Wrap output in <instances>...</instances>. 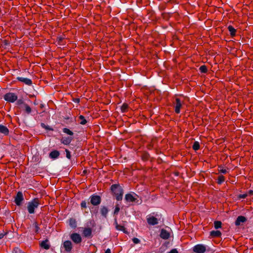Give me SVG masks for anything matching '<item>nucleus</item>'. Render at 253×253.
Returning a JSON list of instances; mask_svg holds the SVG:
<instances>
[{"label": "nucleus", "instance_id": "a19ab883", "mask_svg": "<svg viewBox=\"0 0 253 253\" xmlns=\"http://www.w3.org/2000/svg\"><path fill=\"white\" fill-rule=\"evenodd\" d=\"M18 104H24L23 100L22 99H19L17 102Z\"/></svg>", "mask_w": 253, "mask_h": 253}, {"label": "nucleus", "instance_id": "f3484780", "mask_svg": "<svg viewBox=\"0 0 253 253\" xmlns=\"http://www.w3.org/2000/svg\"><path fill=\"white\" fill-rule=\"evenodd\" d=\"M114 225L115 226L116 229L117 230L122 231H124V232H125V227L124 226L120 225L118 224V222H117V220L116 218L115 219Z\"/></svg>", "mask_w": 253, "mask_h": 253}, {"label": "nucleus", "instance_id": "5701e85b", "mask_svg": "<svg viewBox=\"0 0 253 253\" xmlns=\"http://www.w3.org/2000/svg\"><path fill=\"white\" fill-rule=\"evenodd\" d=\"M108 212V210L106 207H103L101 208L100 212L102 215L106 217Z\"/></svg>", "mask_w": 253, "mask_h": 253}, {"label": "nucleus", "instance_id": "9d476101", "mask_svg": "<svg viewBox=\"0 0 253 253\" xmlns=\"http://www.w3.org/2000/svg\"><path fill=\"white\" fill-rule=\"evenodd\" d=\"M158 219L153 216H148L147 217V221L149 225H155L158 223Z\"/></svg>", "mask_w": 253, "mask_h": 253}, {"label": "nucleus", "instance_id": "473e14b6", "mask_svg": "<svg viewBox=\"0 0 253 253\" xmlns=\"http://www.w3.org/2000/svg\"><path fill=\"white\" fill-rule=\"evenodd\" d=\"M128 105L127 104L124 103L121 107V111L122 112H126L127 111Z\"/></svg>", "mask_w": 253, "mask_h": 253}, {"label": "nucleus", "instance_id": "bb28decb", "mask_svg": "<svg viewBox=\"0 0 253 253\" xmlns=\"http://www.w3.org/2000/svg\"><path fill=\"white\" fill-rule=\"evenodd\" d=\"M225 181V177L222 175H220L217 178V183L218 184H221Z\"/></svg>", "mask_w": 253, "mask_h": 253}, {"label": "nucleus", "instance_id": "37998d69", "mask_svg": "<svg viewBox=\"0 0 253 253\" xmlns=\"http://www.w3.org/2000/svg\"><path fill=\"white\" fill-rule=\"evenodd\" d=\"M5 234V233H0V239H2Z\"/></svg>", "mask_w": 253, "mask_h": 253}, {"label": "nucleus", "instance_id": "c85d7f7f", "mask_svg": "<svg viewBox=\"0 0 253 253\" xmlns=\"http://www.w3.org/2000/svg\"><path fill=\"white\" fill-rule=\"evenodd\" d=\"M222 223L220 221H215L214 222V226L215 229H218L221 227Z\"/></svg>", "mask_w": 253, "mask_h": 253}, {"label": "nucleus", "instance_id": "58836bf2", "mask_svg": "<svg viewBox=\"0 0 253 253\" xmlns=\"http://www.w3.org/2000/svg\"><path fill=\"white\" fill-rule=\"evenodd\" d=\"M248 196L247 194H240L239 196V198L244 199L247 197Z\"/></svg>", "mask_w": 253, "mask_h": 253}, {"label": "nucleus", "instance_id": "423d86ee", "mask_svg": "<svg viewBox=\"0 0 253 253\" xmlns=\"http://www.w3.org/2000/svg\"><path fill=\"white\" fill-rule=\"evenodd\" d=\"M193 251L196 253H204L206 251V248L203 245L198 244L193 247Z\"/></svg>", "mask_w": 253, "mask_h": 253}, {"label": "nucleus", "instance_id": "79ce46f5", "mask_svg": "<svg viewBox=\"0 0 253 253\" xmlns=\"http://www.w3.org/2000/svg\"><path fill=\"white\" fill-rule=\"evenodd\" d=\"M248 195H253V190H250L249 192H248V193L247 194Z\"/></svg>", "mask_w": 253, "mask_h": 253}, {"label": "nucleus", "instance_id": "6e6552de", "mask_svg": "<svg viewBox=\"0 0 253 253\" xmlns=\"http://www.w3.org/2000/svg\"><path fill=\"white\" fill-rule=\"evenodd\" d=\"M24 198L22 193L21 192H18L15 198L14 202L15 204L17 206H20Z\"/></svg>", "mask_w": 253, "mask_h": 253}, {"label": "nucleus", "instance_id": "72a5a7b5", "mask_svg": "<svg viewBox=\"0 0 253 253\" xmlns=\"http://www.w3.org/2000/svg\"><path fill=\"white\" fill-rule=\"evenodd\" d=\"M219 172L222 173L223 174H225L227 173V171L225 169L221 167H219Z\"/></svg>", "mask_w": 253, "mask_h": 253}, {"label": "nucleus", "instance_id": "a211bd4d", "mask_svg": "<svg viewBox=\"0 0 253 253\" xmlns=\"http://www.w3.org/2000/svg\"><path fill=\"white\" fill-rule=\"evenodd\" d=\"M72 139H73L72 138L70 137H63L61 139V141L62 143H63L65 145H69L71 142Z\"/></svg>", "mask_w": 253, "mask_h": 253}, {"label": "nucleus", "instance_id": "4468645a", "mask_svg": "<svg viewBox=\"0 0 253 253\" xmlns=\"http://www.w3.org/2000/svg\"><path fill=\"white\" fill-rule=\"evenodd\" d=\"M137 200L131 194H127L125 196V200L128 202H134Z\"/></svg>", "mask_w": 253, "mask_h": 253}, {"label": "nucleus", "instance_id": "9b49d317", "mask_svg": "<svg viewBox=\"0 0 253 253\" xmlns=\"http://www.w3.org/2000/svg\"><path fill=\"white\" fill-rule=\"evenodd\" d=\"M83 235L85 237H92V230L90 228H84L83 230Z\"/></svg>", "mask_w": 253, "mask_h": 253}, {"label": "nucleus", "instance_id": "393cba45", "mask_svg": "<svg viewBox=\"0 0 253 253\" xmlns=\"http://www.w3.org/2000/svg\"><path fill=\"white\" fill-rule=\"evenodd\" d=\"M24 107L25 108V111L28 114H29L31 113L32 109L27 104H24Z\"/></svg>", "mask_w": 253, "mask_h": 253}, {"label": "nucleus", "instance_id": "dca6fc26", "mask_svg": "<svg viewBox=\"0 0 253 253\" xmlns=\"http://www.w3.org/2000/svg\"><path fill=\"white\" fill-rule=\"evenodd\" d=\"M246 221V218L245 217L243 216H239L236 221H235V225H240L241 223H243Z\"/></svg>", "mask_w": 253, "mask_h": 253}, {"label": "nucleus", "instance_id": "f03ea898", "mask_svg": "<svg viewBox=\"0 0 253 253\" xmlns=\"http://www.w3.org/2000/svg\"><path fill=\"white\" fill-rule=\"evenodd\" d=\"M40 205V200L38 198H34L28 204L27 209L29 213L35 212V209L38 208Z\"/></svg>", "mask_w": 253, "mask_h": 253}, {"label": "nucleus", "instance_id": "4be33fe9", "mask_svg": "<svg viewBox=\"0 0 253 253\" xmlns=\"http://www.w3.org/2000/svg\"><path fill=\"white\" fill-rule=\"evenodd\" d=\"M69 225L72 228H76L77 227V222L75 219L70 218L69 220Z\"/></svg>", "mask_w": 253, "mask_h": 253}, {"label": "nucleus", "instance_id": "f257e3e1", "mask_svg": "<svg viewBox=\"0 0 253 253\" xmlns=\"http://www.w3.org/2000/svg\"><path fill=\"white\" fill-rule=\"evenodd\" d=\"M111 190L116 196L117 200L121 201L122 200L124 192L121 186L118 184H113L111 186Z\"/></svg>", "mask_w": 253, "mask_h": 253}, {"label": "nucleus", "instance_id": "aec40b11", "mask_svg": "<svg viewBox=\"0 0 253 253\" xmlns=\"http://www.w3.org/2000/svg\"><path fill=\"white\" fill-rule=\"evenodd\" d=\"M210 235L213 237H220L221 235V233L220 231L216 230V231H211L210 232Z\"/></svg>", "mask_w": 253, "mask_h": 253}, {"label": "nucleus", "instance_id": "2f4dec72", "mask_svg": "<svg viewBox=\"0 0 253 253\" xmlns=\"http://www.w3.org/2000/svg\"><path fill=\"white\" fill-rule=\"evenodd\" d=\"M63 132L64 133H65L69 135H73V132L70 130L69 129L67 128H64L63 129Z\"/></svg>", "mask_w": 253, "mask_h": 253}, {"label": "nucleus", "instance_id": "4c0bfd02", "mask_svg": "<svg viewBox=\"0 0 253 253\" xmlns=\"http://www.w3.org/2000/svg\"><path fill=\"white\" fill-rule=\"evenodd\" d=\"M132 241L134 244H138L140 242V240L138 238H133Z\"/></svg>", "mask_w": 253, "mask_h": 253}, {"label": "nucleus", "instance_id": "7c9ffc66", "mask_svg": "<svg viewBox=\"0 0 253 253\" xmlns=\"http://www.w3.org/2000/svg\"><path fill=\"white\" fill-rule=\"evenodd\" d=\"M33 226L34 227V230L35 232L36 233H38L40 227H39L38 223L37 222H35L33 224Z\"/></svg>", "mask_w": 253, "mask_h": 253}, {"label": "nucleus", "instance_id": "49530a36", "mask_svg": "<svg viewBox=\"0 0 253 253\" xmlns=\"http://www.w3.org/2000/svg\"><path fill=\"white\" fill-rule=\"evenodd\" d=\"M41 126H42L43 127H45V128H46V129H49L48 128H47V127H45V125H44V124H43V123H42V124H41Z\"/></svg>", "mask_w": 253, "mask_h": 253}, {"label": "nucleus", "instance_id": "7ed1b4c3", "mask_svg": "<svg viewBox=\"0 0 253 253\" xmlns=\"http://www.w3.org/2000/svg\"><path fill=\"white\" fill-rule=\"evenodd\" d=\"M184 102L181 101L179 98H176L175 102L173 103V107L174 108L175 112L176 114H179L180 112V109L182 107Z\"/></svg>", "mask_w": 253, "mask_h": 253}, {"label": "nucleus", "instance_id": "412c9836", "mask_svg": "<svg viewBox=\"0 0 253 253\" xmlns=\"http://www.w3.org/2000/svg\"><path fill=\"white\" fill-rule=\"evenodd\" d=\"M47 243L48 240H47L43 241L41 244V247L45 250H48L50 248V246Z\"/></svg>", "mask_w": 253, "mask_h": 253}, {"label": "nucleus", "instance_id": "b1692460", "mask_svg": "<svg viewBox=\"0 0 253 253\" xmlns=\"http://www.w3.org/2000/svg\"><path fill=\"white\" fill-rule=\"evenodd\" d=\"M228 29L230 32V34L231 36H234L236 35V29L232 26H229L228 27Z\"/></svg>", "mask_w": 253, "mask_h": 253}, {"label": "nucleus", "instance_id": "cd10ccee", "mask_svg": "<svg viewBox=\"0 0 253 253\" xmlns=\"http://www.w3.org/2000/svg\"><path fill=\"white\" fill-rule=\"evenodd\" d=\"M192 148L195 151H197V150H199V148H200V144H199V143L198 141H195L194 142V144H193V146H192Z\"/></svg>", "mask_w": 253, "mask_h": 253}, {"label": "nucleus", "instance_id": "a878e982", "mask_svg": "<svg viewBox=\"0 0 253 253\" xmlns=\"http://www.w3.org/2000/svg\"><path fill=\"white\" fill-rule=\"evenodd\" d=\"M79 119L80 120V124L82 125H84L87 123L86 119L83 115H80L79 117Z\"/></svg>", "mask_w": 253, "mask_h": 253}, {"label": "nucleus", "instance_id": "6ab92c4d", "mask_svg": "<svg viewBox=\"0 0 253 253\" xmlns=\"http://www.w3.org/2000/svg\"><path fill=\"white\" fill-rule=\"evenodd\" d=\"M59 152L57 150L51 151L49 154V157L52 159H56L59 156Z\"/></svg>", "mask_w": 253, "mask_h": 253}, {"label": "nucleus", "instance_id": "a18cd8bd", "mask_svg": "<svg viewBox=\"0 0 253 253\" xmlns=\"http://www.w3.org/2000/svg\"><path fill=\"white\" fill-rule=\"evenodd\" d=\"M74 101L75 102H79L80 99L79 98H76V99H74Z\"/></svg>", "mask_w": 253, "mask_h": 253}, {"label": "nucleus", "instance_id": "c756f323", "mask_svg": "<svg viewBox=\"0 0 253 253\" xmlns=\"http://www.w3.org/2000/svg\"><path fill=\"white\" fill-rule=\"evenodd\" d=\"M199 70L202 73H206L208 71L207 67L205 65L201 66L199 68Z\"/></svg>", "mask_w": 253, "mask_h": 253}, {"label": "nucleus", "instance_id": "2eb2a0df", "mask_svg": "<svg viewBox=\"0 0 253 253\" xmlns=\"http://www.w3.org/2000/svg\"><path fill=\"white\" fill-rule=\"evenodd\" d=\"M0 133L5 135H8L9 134V130L6 126L0 124Z\"/></svg>", "mask_w": 253, "mask_h": 253}, {"label": "nucleus", "instance_id": "de8ad7c7", "mask_svg": "<svg viewBox=\"0 0 253 253\" xmlns=\"http://www.w3.org/2000/svg\"><path fill=\"white\" fill-rule=\"evenodd\" d=\"M41 107H42V104L41 105Z\"/></svg>", "mask_w": 253, "mask_h": 253}, {"label": "nucleus", "instance_id": "ea45409f", "mask_svg": "<svg viewBox=\"0 0 253 253\" xmlns=\"http://www.w3.org/2000/svg\"><path fill=\"white\" fill-rule=\"evenodd\" d=\"M168 253H178V252L176 249H173Z\"/></svg>", "mask_w": 253, "mask_h": 253}, {"label": "nucleus", "instance_id": "f704fd0d", "mask_svg": "<svg viewBox=\"0 0 253 253\" xmlns=\"http://www.w3.org/2000/svg\"><path fill=\"white\" fill-rule=\"evenodd\" d=\"M119 211H120V208H119V205H116V206L115 207V209L114 211V214H117Z\"/></svg>", "mask_w": 253, "mask_h": 253}, {"label": "nucleus", "instance_id": "1a4fd4ad", "mask_svg": "<svg viewBox=\"0 0 253 253\" xmlns=\"http://www.w3.org/2000/svg\"><path fill=\"white\" fill-rule=\"evenodd\" d=\"M63 247L65 249V251L67 253L71 252L72 249V244L70 241H65L63 243Z\"/></svg>", "mask_w": 253, "mask_h": 253}, {"label": "nucleus", "instance_id": "0eeeda50", "mask_svg": "<svg viewBox=\"0 0 253 253\" xmlns=\"http://www.w3.org/2000/svg\"><path fill=\"white\" fill-rule=\"evenodd\" d=\"M70 239L75 244H80L82 242V238L79 234L72 233L70 235Z\"/></svg>", "mask_w": 253, "mask_h": 253}, {"label": "nucleus", "instance_id": "e433bc0d", "mask_svg": "<svg viewBox=\"0 0 253 253\" xmlns=\"http://www.w3.org/2000/svg\"><path fill=\"white\" fill-rule=\"evenodd\" d=\"M81 206L82 208H86V203L85 201H83L82 202L81 204Z\"/></svg>", "mask_w": 253, "mask_h": 253}, {"label": "nucleus", "instance_id": "20e7f679", "mask_svg": "<svg viewBox=\"0 0 253 253\" xmlns=\"http://www.w3.org/2000/svg\"><path fill=\"white\" fill-rule=\"evenodd\" d=\"M4 99L9 102H14L17 99V96L14 93L9 92L4 95Z\"/></svg>", "mask_w": 253, "mask_h": 253}, {"label": "nucleus", "instance_id": "ddd939ff", "mask_svg": "<svg viewBox=\"0 0 253 253\" xmlns=\"http://www.w3.org/2000/svg\"><path fill=\"white\" fill-rule=\"evenodd\" d=\"M17 79L18 81L24 83L25 84L30 85L32 84V81L31 79L24 78V77H17Z\"/></svg>", "mask_w": 253, "mask_h": 253}, {"label": "nucleus", "instance_id": "39448f33", "mask_svg": "<svg viewBox=\"0 0 253 253\" xmlns=\"http://www.w3.org/2000/svg\"><path fill=\"white\" fill-rule=\"evenodd\" d=\"M90 203L93 206H97L101 203V197L99 196L93 195L90 197Z\"/></svg>", "mask_w": 253, "mask_h": 253}, {"label": "nucleus", "instance_id": "c03bdc74", "mask_svg": "<svg viewBox=\"0 0 253 253\" xmlns=\"http://www.w3.org/2000/svg\"><path fill=\"white\" fill-rule=\"evenodd\" d=\"M111 253V250H110V249H107V250H106V251H105V253Z\"/></svg>", "mask_w": 253, "mask_h": 253}, {"label": "nucleus", "instance_id": "c9c22d12", "mask_svg": "<svg viewBox=\"0 0 253 253\" xmlns=\"http://www.w3.org/2000/svg\"><path fill=\"white\" fill-rule=\"evenodd\" d=\"M65 152H66V157L68 159H70L71 157V156L70 154V152L68 149H66Z\"/></svg>", "mask_w": 253, "mask_h": 253}, {"label": "nucleus", "instance_id": "f8f14e48", "mask_svg": "<svg viewBox=\"0 0 253 253\" xmlns=\"http://www.w3.org/2000/svg\"><path fill=\"white\" fill-rule=\"evenodd\" d=\"M160 236L161 238L165 239V240H167L169 238L170 233L168 231H167L166 229H162L161 231Z\"/></svg>", "mask_w": 253, "mask_h": 253}]
</instances>
